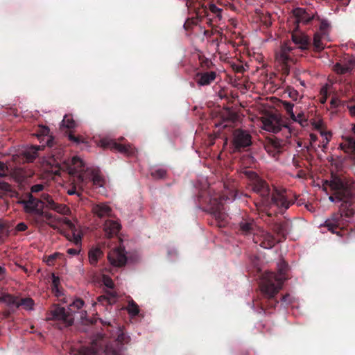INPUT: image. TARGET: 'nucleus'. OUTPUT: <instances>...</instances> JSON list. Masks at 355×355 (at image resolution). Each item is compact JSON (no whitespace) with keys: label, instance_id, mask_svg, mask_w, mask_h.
Segmentation results:
<instances>
[{"label":"nucleus","instance_id":"nucleus-32","mask_svg":"<svg viewBox=\"0 0 355 355\" xmlns=\"http://www.w3.org/2000/svg\"><path fill=\"white\" fill-rule=\"evenodd\" d=\"M55 221L65 224L69 228H70L71 230L74 228V225L69 219H68L67 218H62V217H58V218H54L51 221L46 222V224L49 225L53 229L57 230L58 228V227L56 225Z\"/></svg>","mask_w":355,"mask_h":355},{"label":"nucleus","instance_id":"nucleus-10","mask_svg":"<svg viewBox=\"0 0 355 355\" xmlns=\"http://www.w3.org/2000/svg\"><path fill=\"white\" fill-rule=\"evenodd\" d=\"M99 146L103 148H110L127 156H135L136 149L131 144H123L118 143L115 139L105 137L99 141Z\"/></svg>","mask_w":355,"mask_h":355},{"label":"nucleus","instance_id":"nucleus-44","mask_svg":"<svg viewBox=\"0 0 355 355\" xmlns=\"http://www.w3.org/2000/svg\"><path fill=\"white\" fill-rule=\"evenodd\" d=\"M8 225L7 223L0 220V239L9 236Z\"/></svg>","mask_w":355,"mask_h":355},{"label":"nucleus","instance_id":"nucleus-35","mask_svg":"<svg viewBox=\"0 0 355 355\" xmlns=\"http://www.w3.org/2000/svg\"><path fill=\"white\" fill-rule=\"evenodd\" d=\"M49 209L63 215H67L70 212L69 208L67 205L58 204L55 202H54V205H51Z\"/></svg>","mask_w":355,"mask_h":355},{"label":"nucleus","instance_id":"nucleus-13","mask_svg":"<svg viewBox=\"0 0 355 355\" xmlns=\"http://www.w3.org/2000/svg\"><path fill=\"white\" fill-rule=\"evenodd\" d=\"M253 241L264 249H271L279 243L271 232L264 230H260L254 234Z\"/></svg>","mask_w":355,"mask_h":355},{"label":"nucleus","instance_id":"nucleus-62","mask_svg":"<svg viewBox=\"0 0 355 355\" xmlns=\"http://www.w3.org/2000/svg\"><path fill=\"white\" fill-rule=\"evenodd\" d=\"M98 301L100 302H103V301H107L109 303L111 302L110 298H107L105 295H101V296L98 297Z\"/></svg>","mask_w":355,"mask_h":355},{"label":"nucleus","instance_id":"nucleus-23","mask_svg":"<svg viewBox=\"0 0 355 355\" xmlns=\"http://www.w3.org/2000/svg\"><path fill=\"white\" fill-rule=\"evenodd\" d=\"M293 16L295 18V22L297 24L302 23L308 24L314 18V16L309 14L304 8H297L293 10Z\"/></svg>","mask_w":355,"mask_h":355},{"label":"nucleus","instance_id":"nucleus-37","mask_svg":"<svg viewBox=\"0 0 355 355\" xmlns=\"http://www.w3.org/2000/svg\"><path fill=\"white\" fill-rule=\"evenodd\" d=\"M167 171L164 168H153L150 171V175L154 179H164L166 176Z\"/></svg>","mask_w":355,"mask_h":355},{"label":"nucleus","instance_id":"nucleus-40","mask_svg":"<svg viewBox=\"0 0 355 355\" xmlns=\"http://www.w3.org/2000/svg\"><path fill=\"white\" fill-rule=\"evenodd\" d=\"M62 125L68 129H72L76 127V123L71 116L65 115L62 121Z\"/></svg>","mask_w":355,"mask_h":355},{"label":"nucleus","instance_id":"nucleus-9","mask_svg":"<svg viewBox=\"0 0 355 355\" xmlns=\"http://www.w3.org/2000/svg\"><path fill=\"white\" fill-rule=\"evenodd\" d=\"M290 42L282 44L280 49L275 52L276 61L281 65L282 74L288 76L290 72V62H293L291 54L295 49Z\"/></svg>","mask_w":355,"mask_h":355},{"label":"nucleus","instance_id":"nucleus-47","mask_svg":"<svg viewBox=\"0 0 355 355\" xmlns=\"http://www.w3.org/2000/svg\"><path fill=\"white\" fill-rule=\"evenodd\" d=\"M329 28V24L327 20H322L320 24V34L322 35H326L328 33Z\"/></svg>","mask_w":355,"mask_h":355},{"label":"nucleus","instance_id":"nucleus-53","mask_svg":"<svg viewBox=\"0 0 355 355\" xmlns=\"http://www.w3.org/2000/svg\"><path fill=\"white\" fill-rule=\"evenodd\" d=\"M103 283L104 285L108 288H112L114 287V282L109 277H103Z\"/></svg>","mask_w":355,"mask_h":355},{"label":"nucleus","instance_id":"nucleus-64","mask_svg":"<svg viewBox=\"0 0 355 355\" xmlns=\"http://www.w3.org/2000/svg\"><path fill=\"white\" fill-rule=\"evenodd\" d=\"M349 111L352 116H355V105L349 107Z\"/></svg>","mask_w":355,"mask_h":355},{"label":"nucleus","instance_id":"nucleus-21","mask_svg":"<svg viewBox=\"0 0 355 355\" xmlns=\"http://www.w3.org/2000/svg\"><path fill=\"white\" fill-rule=\"evenodd\" d=\"M20 203L24 205V211L27 214L42 209L39 207V205L42 204V200L35 198L31 193L28 195V199L21 200Z\"/></svg>","mask_w":355,"mask_h":355},{"label":"nucleus","instance_id":"nucleus-61","mask_svg":"<svg viewBox=\"0 0 355 355\" xmlns=\"http://www.w3.org/2000/svg\"><path fill=\"white\" fill-rule=\"evenodd\" d=\"M44 219H46L47 220L46 222H49L53 220V216L51 214L44 212Z\"/></svg>","mask_w":355,"mask_h":355},{"label":"nucleus","instance_id":"nucleus-6","mask_svg":"<svg viewBox=\"0 0 355 355\" xmlns=\"http://www.w3.org/2000/svg\"><path fill=\"white\" fill-rule=\"evenodd\" d=\"M49 128L45 126H41L39 129L37 137L41 145H33L26 148L20 153L22 162H33L35 159L39 156L38 152L44 150L46 146L49 148H53L55 144L54 138L49 135Z\"/></svg>","mask_w":355,"mask_h":355},{"label":"nucleus","instance_id":"nucleus-51","mask_svg":"<svg viewBox=\"0 0 355 355\" xmlns=\"http://www.w3.org/2000/svg\"><path fill=\"white\" fill-rule=\"evenodd\" d=\"M125 334L121 331H119V334L117 336V338L116 339V340L114 341L116 343V344L118 345H120L121 346L123 345V343L125 341Z\"/></svg>","mask_w":355,"mask_h":355},{"label":"nucleus","instance_id":"nucleus-48","mask_svg":"<svg viewBox=\"0 0 355 355\" xmlns=\"http://www.w3.org/2000/svg\"><path fill=\"white\" fill-rule=\"evenodd\" d=\"M59 256H60V253H58V252L49 255V257H47L46 260V264L48 266H53L55 261Z\"/></svg>","mask_w":355,"mask_h":355},{"label":"nucleus","instance_id":"nucleus-54","mask_svg":"<svg viewBox=\"0 0 355 355\" xmlns=\"http://www.w3.org/2000/svg\"><path fill=\"white\" fill-rule=\"evenodd\" d=\"M8 171V166H6V164L4 162L0 161V175L1 176L6 175Z\"/></svg>","mask_w":355,"mask_h":355},{"label":"nucleus","instance_id":"nucleus-16","mask_svg":"<svg viewBox=\"0 0 355 355\" xmlns=\"http://www.w3.org/2000/svg\"><path fill=\"white\" fill-rule=\"evenodd\" d=\"M62 151L59 149L55 152H52L51 158L48 162L50 168L48 172L54 175H59L60 171L62 169L61 164L65 162V159H62Z\"/></svg>","mask_w":355,"mask_h":355},{"label":"nucleus","instance_id":"nucleus-50","mask_svg":"<svg viewBox=\"0 0 355 355\" xmlns=\"http://www.w3.org/2000/svg\"><path fill=\"white\" fill-rule=\"evenodd\" d=\"M44 189V184H37L33 185L31 187V193H38L40 191H43Z\"/></svg>","mask_w":355,"mask_h":355},{"label":"nucleus","instance_id":"nucleus-5","mask_svg":"<svg viewBox=\"0 0 355 355\" xmlns=\"http://www.w3.org/2000/svg\"><path fill=\"white\" fill-rule=\"evenodd\" d=\"M84 305V301L81 299H76L69 304L67 309L58 304L51 306L48 315L47 320H56L62 322L64 327H69L73 323L74 318L73 313L80 309Z\"/></svg>","mask_w":355,"mask_h":355},{"label":"nucleus","instance_id":"nucleus-20","mask_svg":"<svg viewBox=\"0 0 355 355\" xmlns=\"http://www.w3.org/2000/svg\"><path fill=\"white\" fill-rule=\"evenodd\" d=\"M79 179L83 184L91 182L96 188L101 187L105 184V180L98 170H93L88 178H85L83 175H80Z\"/></svg>","mask_w":355,"mask_h":355},{"label":"nucleus","instance_id":"nucleus-25","mask_svg":"<svg viewBox=\"0 0 355 355\" xmlns=\"http://www.w3.org/2000/svg\"><path fill=\"white\" fill-rule=\"evenodd\" d=\"M93 214L99 218L111 216L112 209L106 203H98L94 205L92 209Z\"/></svg>","mask_w":355,"mask_h":355},{"label":"nucleus","instance_id":"nucleus-11","mask_svg":"<svg viewBox=\"0 0 355 355\" xmlns=\"http://www.w3.org/2000/svg\"><path fill=\"white\" fill-rule=\"evenodd\" d=\"M232 144L234 151H241L252 145V137L246 130L236 129L232 134Z\"/></svg>","mask_w":355,"mask_h":355},{"label":"nucleus","instance_id":"nucleus-29","mask_svg":"<svg viewBox=\"0 0 355 355\" xmlns=\"http://www.w3.org/2000/svg\"><path fill=\"white\" fill-rule=\"evenodd\" d=\"M83 161L78 157H73L71 161V165L69 166V174L73 175L83 169Z\"/></svg>","mask_w":355,"mask_h":355},{"label":"nucleus","instance_id":"nucleus-58","mask_svg":"<svg viewBox=\"0 0 355 355\" xmlns=\"http://www.w3.org/2000/svg\"><path fill=\"white\" fill-rule=\"evenodd\" d=\"M80 250L78 248H69L67 250V253L71 256L77 255L79 254Z\"/></svg>","mask_w":355,"mask_h":355},{"label":"nucleus","instance_id":"nucleus-38","mask_svg":"<svg viewBox=\"0 0 355 355\" xmlns=\"http://www.w3.org/2000/svg\"><path fill=\"white\" fill-rule=\"evenodd\" d=\"M0 191L3 195H9L11 197L15 193L11 185L6 182H0Z\"/></svg>","mask_w":355,"mask_h":355},{"label":"nucleus","instance_id":"nucleus-2","mask_svg":"<svg viewBox=\"0 0 355 355\" xmlns=\"http://www.w3.org/2000/svg\"><path fill=\"white\" fill-rule=\"evenodd\" d=\"M288 264L282 261L279 264L278 273L273 272H266L259 284L260 289L263 294L267 297L268 306L275 307L278 301L274 297L282 288L284 281L286 279V272Z\"/></svg>","mask_w":355,"mask_h":355},{"label":"nucleus","instance_id":"nucleus-34","mask_svg":"<svg viewBox=\"0 0 355 355\" xmlns=\"http://www.w3.org/2000/svg\"><path fill=\"white\" fill-rule=\"evenodd\" d=\"M126 309L128 313L132 316H136L139 313V306L133 300L128 301Z\"/></svg>","mask_w":355,"mask_h":355},{"label":"nucleus","instance_id":"nucleus-36","mask_svg":"<svg viewBox=\"0 0 355 355\" xmlns=\"http://www.w3.org/2000/svg\"><path fill=\"white\" fill-rule=\"evenodd\" d=\"M323 35L319 33L314 34L313 46L315 51H320L324 48L322 42H321V37Z\"/></svg>","mask_w":355,"mask_h":355},{"label":"nucleus","instance_id":"nucleus-8","mask_svg":"<svg viewBox=\"0 0 355 355\" xmlns=\"http://www.w3.org/2000/svg\"><path fill=\"white\" fill-rule=\"evenodd\" d=\"M264 130L277 133L283 132V135L286 138L291 137V131L288 125L284 123L283 119L279 118L277 115L272 114L265 117L262 120Z\"/></svg>","mask_w":355,"mask_h":355},{"label":"nucleus","instance_id":"nucleus-57","mask_svg":"<svg viewBox=\"0 0 355 355\" xmlns=\"http://www.w3.org/2000/svg\"><path fill=\"white\" fill-rule=\"evenodd\" d=\"M330 104H331V107L332 108H336V107H338V105L340 104V101L338 98L333 97L331 99Z\"/></svg>","mask_w":355,"mask_h":355},{"label":"nucleus","instance_id":"nucleus-45","mask_svg":"<svg viewBox=\"0 0 355 355\" xmlns=\"http://www.w3.org/2000/svg\"><path fill=\"white\" fill-rule=\"evenodd\" d=\"M67 137L69 140L76 144H83L86 142L85 139L83 137L80 136H75L71 132H69V133L67 134Z\"/></svg>","mask_w":355,"mask_h":355},{"label":"nucleus","instance_id":"nucleus-30","mask_svg":"<svg viewBox=\"0 0 355 355\" xmlns=\"http://www.w3.org/2000/svg\"><path fill=\"white\" fill-rule=\"evenodd\" d=\"M340 147L345 152L352 153L355 159V137H347L345 143L341 144Z\"/></svg>","mask_w":355,"mask_h":355},{"label":"nucleus","instance_id":"nucleus-43","mask_svg":"<svg viewBox=\"0 0 355 355\" xmlns=\"http://www.w3.org/2000/svg\"><path fill=\"white\" fill-rule=\"evenodd\" d=\"M42 204H46V207L49 208L51 205H54V200L53 198L48 193H42L41 199Z\"/></svg>","mask_w":355,"mask_h":355},{"label":"nucleus","instance_id":"nucleus-31","mask_svg":"<svg viewBox=\"0 0 355 355\" xmlns=\"http://www.w3.org/2000/svg\"><path fill=\"white\" fill-rule=\"evenodd\" d=\"M102 255L103 252L99 248H92L88 253L89 263L92 266H96Z\"/></svg>","mask_w":355,"mask_h":355},{"label":"nucleus","instance_id":"nucleus-59","mask_svg":"<svg viewBox=\"0 0 355 355\" xmlns=\"http://www.w3.org/2000/svg\"><path fill=\"white\" fill-rule=\"evenodd\" d=\"M52 278H53V281H52L53 285L57 289L58 285L60 283V279L58 277H56L54 274L52 275Z\"/></svg>","mask_w":355,"mask_h":355},{"label":"nucleus","instance_id":"nucleus-3","mask_svg":"<svg viewBox=\"0 0 355 355\" xmlns=\"http://www.w3.org/2000/svg\"><path fill=\"white\" fill-rule=\"evenodd\" d=\"M198 201L204 211L210 213L213 216L214 220L211 223V225L221 228L227 225V216L223 211V205L218 196H211L209 191H202L198 196Z\"/></svg>","mask_w":355,"mask_h":355},{"label":"nucleus","instance_id":"nucleus-60","mask_svg":"<svg viewBox=\"0 0 355 355\" xmlns=\"http://www.w3.org/2000/svg\"><path fill=\"white\" fill-rule=\"evenodd\" d=\"M6 274V269L0 266V280H2L5 278Z\"/></svg>","mask_w":355,"mask_h":355},{"label":"nucleus","instance_id":"nucleus-56","mask_svg":"<svg viewBox=\"0 0 355 355\" xmlns=\"http://www.w3.org/2000/svg\"><path fill=\"white\" fill-rule=\"evenodd\" d=\"M15 312V309H8L6 311H4L2 313L3 317L4 318H8L11 314L14 313Z\"/></svg>","mask_w":355,"mask_h":355},{"label":"nucleus","instance_id":"nucleus-63","mask_svg":"<svg viewBox=\"0 0 355 355\" xmlns=\"http://www.w3.org/2000/svg\"><path fill=\"white\" fill-rule=\"evenodd\" d=\"M298 93L296 90L295 89H292L290 92H289V96L293 99H296L297 98V96Z\"/></svg>","mask_w":355,"mask_h":355},{"label":"nucleus","instance_id":"nucleus-26","mask_svg":"<svg viewBox=\"0 0 355 355\" xmlns=\"http://www.w3.org/2000/svg\"><path fill=\"white\" fill-rule=\"evenodd\" d=\"M239 231L241 234L248 235L250 234H254L255 224L254 220L250 218L242 219L239 223Z\"/></svg>","mask_w":355,"mask_h":355},{"label":"nucleus","instance_id":"nucleus-12","mask_svg":"<svg viewBox=\"0 0 355 355\" xmlns=\"http://www.w3.org/2000/svg\"><path fill=\"white\" fill-rule=\"evenodd\" d=\"M292 222L289 220L276 221L269 225L270 230L275 234L278 243L284 242L292 230Z\"/></svg>","mask_w":355,"mask_h":355},{"label":"nucleus","instance_id":"nucleus-17","mask_svg":"<svg viewBox=\"0 0 355 355\" xmlns=\"http://www.w3.org/2000/svg\"><path fill=\"white\" fill-rule=\"evenodd\" d=\"M284 146V141L276 137L269 138L264 144V148L272 157L278 155Z\"/></svg>","mask_w":355,"mask_h":355},{"label":"nucleus","instance_id":"nucleus-19","mask_svg":"<svg viewBox=\"0 0 355 355\" xmlns=\"http://www.w3.org/2000/svg\"><path fill=\"white\" fill-rule=\"evenodd\" d=\"M291 40L302 51H307L311 46V40L308 35L302 33H293Z\"/></svg>","mask_w":355,"mask_h":355},{"label":"nucleus","instance_id":"nucleus-55","mask_svg":"<svg viewBox=\"0 0 355 355\" xmlns=\"http://www.w3.org/2000/svg\"><path fill=\"white\" fill-rule=\"evenodd\" d=\"M72 241L76 245H79L81 243V236L75 232L72 234Z\"/></svg>","mask_w":355,"mask_h":355},{"label":"nucleus","instance_id":"nucleus-41","mask_svg":"<svg viewBox=\"0 0 355 355\" xmlns=\"http://www.w3.org/2000/svg\"><path fill=\"white\" fill-rule=\"evenodd\" d=\"M203 17H198L197 15L196 18H190L188 19L184 24V28L185 30L189 31L192 29L193 26H196L198 24L199 21V18H202Z\"/></svg>","mask_w":355,"mask_h":355},{"label":"nucleus","instance_id":"nucleus-33","mask_svg":"<svg viewBox=\"0 0 355 355\" xmlns=\"http://www.w3.org/2000/svg\"><path fill=\"white\" fill-rule=\"evenodd\" d=\"M34 301L31 297L19 298L17 304L18 308L22 306L25 310L31 311L34 309Z\"/></svg>","mask_w":355,"mask_h":355},{"label":"nucleus","instance_id":"nucleus-28","mask_svg":"<svg viewBox=\"0 0 355 355\" xmlns=\"http://www.w3.org/2000/svg\"><path fill=\"white\" fill-rule=\"evenodd\" d=\"M29 214H31V221L35 226L40 227L46 223L44 219V212L42 209Z\"/></svg>","mask_w":355,"mask_h":355},{"label":"nucleus","instance_id":"nucleus-18","mask_svg":"<svg viewBox=\"0 0 355 355\" xmlns=\"http://www.w3.org/2000/svg\"><path fill=\"white\" fill-rule=\"evenodd\" d=\"M196 9V15L198 17H208L209 12H211L214 15L215 18H217L218 20L222 19L221 13L223 10L218 8L215 4L208 3L207 5H205L203 3L200 8H197Z\"/></svg>","mask_w":355,"mask_h":355},{"label":"nucleus","instance_id":"nucleus-24","mask_svg":"<svg viewBox=\"0 0 355 355\" xmlns=\"http://www.w3.org/2000/svg\"><path fill=\"white\" fill-rule=\"evenodd\" d=\"M121 229V225L116 221L107 220L105 222L103 230L105 235L111 238L118 234Z\"/></svg>","mask_w":355,"mask_h":355},{"label":"nucleus","instance_id":"nucleus-22","mask_svg":"<svg viewBox=\"0 0 355 355\" xmlns=\"http://www.w3.org/2000/svg\"><path fill=\"white\" fill-rule=\"evenodd\" d=\"M216 73L215 71L198 72L196 74V82L200 86L209 85L215 80Z\"/></svg>","mask_w":355,"mask_h":355},{"label":"nucleus","instance_id":"nucleus-27","mask_svg":"<svg viewBox=\"0 0 355 355\" xmlns=\"http://www.w3.org/2000/svg\"><path fill=\"white\" fill-rule=\"evenodd\" d=\"M0 303L6 304L9 309H18L19 297L9 294L3 293L0 296Z\"/></svg>","mask_w":355,"mask_h":355},{"label":"nucleus","instance_id":"nucleus-4","mask_svg":"<svg viewBox=\"0 0 355 355\" xmlns=\"http://www.w3.org/2000/svg\"><path fill=\"white\" fill-rule=\"evenodd\" d=\"M243 173L250 180L252 190L261 197L262 202L266 205L274 206L272 196L276 191H280L282 188L274 187L271 190L268 182L259 178L254 171L245 170Z\"/></svg>","mask_w":355,"mask_h":355},{"label":"nucleus","instance_id":"nucleus-46","mask_svg":"<svg viewBox=\"0 0 355 355\" xmlns=\"http://www.w3.org/2000/svg\"><path fill=\"white\" fill-rule=\"evenodd\" d=\"M199 60L202 68L211 69L214 65L211 60L205 58V56H200Z\"/></svg>","mask_w":355,"mask_h":355},{"label":"nucleus","instance_id":"nucleus-42","mask_svg":"<svg viewBox=\"0 0 355 355\" xmlns=\"http://www.w3.org/2000/svg\"><path fill=\"white\" fill-rule=\"evenodd\" d=\"M334 71L338 74H345L349 71V67L347 65H343L339 62H337L334 66Z\"/></svg>","mask_w":355,"mask_h":355},{"label":"nucleus","instance_id":"nucleus-1","mask_svg":"<svg viewBox=\"0 0 355 355\" xmlns=\"http://www.w3.org/2000/svg\"><path fill=\"white\" fill-rule=\"evenodd\" d=\"M324 187H328L331 191L329 200L333 202H341L339 210L331 214L321 227H327L328 231L343 236L345 234V226L348 220L344 218H351L355 211L353 205L355 202V195L352 189V183L344 175L331 173L329 180H326Z\"/></svg>","mask_w":355,"mask_h":355},{"label":"nucleus","instance_id":"nucleus-14","mask_svg":"<svg viewBox=\"0 0 355 355\" xmlns=\"http://www.w3.org/2000/svg\"><path fill=\"white\" fill-rule=\"evenodd\" d=\"M78 352L80 355H101L102 352L105 353V355H122L119 350L110 345H107L105 349L102 351L101 349L98 348L96 343H93L91 346L81 347Z\"/></svg>","mask_w":355,"mask_h":355},{"label":"nucleus","instance_id":"nucleus-39","mask_svg":"<svg viewBox=\"0 0 355 355\" xmlns=\"http://www.w3.org/2000/svg\"><path fill=\"white\" fill-rule=\"evenodd\" d=\"M282 105L287 114L293 121H297L296 116L293 112L294 105L290 102L282 101Z\"/></svg>","mask_w":355,"mask_h":355},{"label":"nucleus","instance_id":"nucleus-7","mask_svg":"<svg viewBox=\"0 0 355 355\" xmlns=\"http://www.w3.org/2000/svg\"><path fill=\"white\" fill-rule=\"evenodd\" d=\"M272 196L273 205L280 212L286 211L294 203H296L297 206H302L304 204V200L298 199L295 195L291 196L285 189L276 191Z\"/></svg>","mask_w":355,"mask_h":355},{"label":"nucleus","instance_id":"nucleus-52","mask_svg":"<svg viewBox=\"0 0 355 355\" xmlns=\"http://www.w3.org/2000/svg\"><path fill=\"white\" fill-rule=\"evenodd\" d=\"M296 116L297 121L300 123L302 125H304V124L306 123L307 120L305 119L304 114L303 112H300L297 114Z\"/></svg>","mask_w":355,"mask_h":355},{"label":"nucleus","instance_id":"nucleus-15","mask_svg":"<svg viewBox=\"0 0 355 355\" xmlns=\"http://www.w3.org/2000/svg\"><path fill=\"white\" fill-rule=\"evenodd\" d=\"M107 259L110 263L114 266L121 267L125 266L127 262L125 249L119 247L110 251L107 254Z\"/></svg>","mask_w":355,"mask_h":355},{"label":"nucleus","instance_id":"nucleus-49","mask_svg":"<svg viewBox=\"0 0 355 355\" xmlns=\"http://www.w3.org/2000/svg\"><path fill=\"white\" fill-rule=\"evenodd\" d=\"M27 229H28L27 225L24 222H21L15 226V232L14 234H16L18 232H24Z\"/></svg>","mask_w":355,"mask_h":355}]
</instances>
